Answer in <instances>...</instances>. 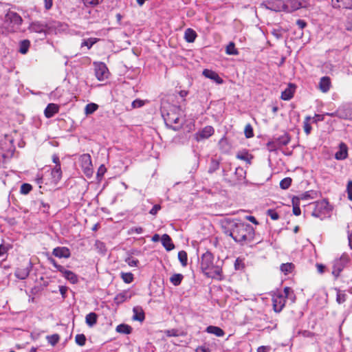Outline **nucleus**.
Masks as SVG:
<instances>
[{
  "label": "nucleus",
  "mask_w": 352,
  "mask_h": 352,
  "mask_svg": "<svg viewBox=\"0 0 352 352\" xmlns=\"http://www.w3.org/2000/svg\"><path fill=\"white\" fill-rule=\"evenodd\" d=\"M223 232L235 242L243 245L252 242L255 237L254 228L239 220L227 221L223 226Z\"/></svg>",
  "instance_id": "f257e3e1"
},
{
  "label": "nucleus",
  "mask_w": 352,
  "mask_h": 352,
  "mask_svg": "<svg viewBox=\"0 0 352 352\" xmlns=\"http://www.w3.org/2000/svg\"><path fill=\"white\" fill-rule=\"evenodd\" d=\"M214 261L213 254L206 251L201 256V270L207 277L221 280L223 279L222 267L217 263L214 264Z\"/></svg>",
  "instance_id": "f03ea898"
},
{
  "label": "nucleus",
  "mask_w": 352,
  "mask_h": 352,
  "mask_svg": "<svg viewBox=\"0 0 352 352\" xmlns=\"http://www.w3.org/2000/svg\"><path fill=\"white\" fill-rule=\"evenodd\" d=\"M22 21L23 19L19 14L14 12H8L5 16L3 25L8 31L16 32L19 29Z\"/></svg>",
  "instance_id": "7ed1b4c3"
},
{
  "label": "nucleus",
  "mask_w": 352,
  "mask_h": 352,
  "mask_svg": "<svg viewBox=\"0 0 352 352\" xmlns=\"http://www.w3.org/2000/svg\"><path fill=\"white\" fill-rule=\"evenodd\" d=\"M313 205L314 208L311 212V215L314 217L322 219L326 217L329 211V202L325 199L316 201Z\"/></svg>",
  "instance_id": "20e7f679"
},
{
  "label": "nucleus",
  "mask_w": 352,
  "mask_h": 352,
  "mask_svg": "<svg viewBox=\"0 0 352 352\" xmlns=\"http://www.w3.org/2000/svg\"><path fill=\"white\" fill-rule=\"evenodd\" d=\"M179 111H180L179 108L173 107L166 116L163 115L166 124L170 125L174 130L177 129V126H173V124H181V116Z\"/></svg>",
  "instance_id": "39448f33"
},
{
  "label": "nucleus",
  "mask_w": 352,
  "mask_h": 352,
  "mask_svg": "<svg viewBox=\"0 0 352 352\" xmlns=\"http://www.w3.org/2000/svg\"><path fill=\"white\" fill-rule=\"evenodd\" d=\"M349 261L350 256L346 253H343L339 258L336 259L333 263V275L338 277Z\"/></svg>",
  "instance_id": "423d86ee"
},
{
  "label": "nucleus",
  "mask_w": 352,
  "mask_h": 352,
  "mask_svg": "<svg viewBox=\"0 0 352 352\" xmlns=\"http://www.w3.org/2000/svg\"><path fill=\"white\" fill-rule=\"evenodd\" d=\"M80 166L83 173L87 177H91L93 175V165L91 157L89 154H83L80 157Z\"/></svg>",
  "instance_id": "0eeeda50"
},
{
  "label": "nucleus",
  "mask_w": 352,
  "mask_h": 352,
  "mask_svg": "<svg viewBox=\"0 0 352 352\" xmlns=\"http://www.w3.org/2000/svg\"><path fill=\"white\" fill-rule=\"evenodd\" d=\"M285 12H292L300 8L307 7V2L304 0H286L285 1Z\"/></svg>",
  "instance_id": "6e6552de"
},
{
  "label": "nucleus",
  "mask_w": 352,
  "mask_h": 352,
  "mask_svg": "<svg viewBox=\"0 0 352 352\" xmlns=\"http://www.w3.org/2000/svg\"><path fill=\"white\" fill-rule=\"evenodd\" d=\"M280 292L275 293L272 297L273 307L276 312H280L285 307L286 299Z\"/></svg>",
  "instance_id": "1a4fd4ad"
},
{
  "label": "nucleus",
  "mask_w": 352,
  "mask_h": 352,
  "mask_svg": "<svg viewBox=\"0 0 352 352\" xmlns=\"http://www.w3.org/2000/svg\"><path fill=\"white\" fill-rule=\"evenodd\" d=\"M267 9L275 12L285 11V5L283 0H270L263 3Z\"/></svg>",
  "instance_id": "9d476101"
},
{
  "label": "nucleus",
  "mask_w": 352,
  "mask_h": 352,
  "mask_svg": "<svg viewBox=\"0 0 352 352\" xmlns=\"http://www.w3.org/2000/svg\"><path fill=\"white\" fill-rule=\"evenodd\" d=\"M214 128L211 126H206L195 134V138L197 142L208 139L213 135Z\"/></svg>",
  "instance_id": "9b49d317"
},
{
  "label": "nucleus",
  "mask_w": 352,
  "mask_h": 352,
  "mask_svg": "<svg viewBox=\"0 0 352 352\" xmlns=\"http://www.w3.org/2000/svg\"><path fill=\"white\" fill-rule=\"evenodd\" d=\"M95 74L98 80H104L108 77V69L103 63L95 64Z\"/></svg>",
  "instance_id": "f8f14e48"
},
{
  "label": "nucleus",
  "mask_w": 352,
  "mask_h": 352,
  "mask_svg": "<svg viewBox=\"0 0 352 352\" xmlns=\"http://www.w3.org/2000/svg\"><path fill=\"white\" fill-rule=\"evenodd\" d=\"M339 118L352 120V104H344L338 107Z\"/></svg>",
  "instance_id": "ddd939ff"
},
{
  "label": "nucleus",
  "mask_w": 352,
  "mask_h": 352,
  "mask_svg": "<svg viewBox=\"0 0 352 352\" xmlns=\"http://www.w3.org/2000/svg\"><path fill=\"white\" fill-rule=\"evenodd\" d=\"M32 268V263L29 262L28 266L24 267H18L14 272V275L19 279L25 280L29 276Z\"/></svg>",
  "instance_id": "4468645a"
},
{
  "label": "nucleus",
  "mask_w": 352,
  "mask_h": 352,
  "mask_svg": "<svg viewBox=\"0 0 352 352\" xmlns=\"http://www.w3.org/2000/svg\"><path fill=\"white\" fill-rule=\"evenodd\" d=\"M52 254L59 258H68L71 256V252L67 247H56L53 250Z\"/></svg>",
  "instance_id": "2eb2a0df"
},
{
  "label": "nucleus",
  "mask_w": 352,
  "mask_h": 352,
  "mask_svg": "<svg viewBox=\"0 0 352 352\" xmlns=\"http://www.w3.org/2000/svg\"><path fill=\"white\" fill-rule=\"evenodd\" d=\"M132 295L133 294L130 290H124L115 296L113 301L118 305L130 299Z\"/></svg>",
  "instance_id": "dca6fc26"
},
{
  "label": "nucleus",
  "mask_w": 352,
  "mask_h": 352,
  "mask_svg": "<svg viewBox=\"0 0 352 352\" xmlns=\"http://www.w3.org/2000/svg\"><path fill=\"white\" fill-rule=\"evenodd\" d=\"M203 75L210 80H212L216 83L221 85L223 83V80L219 76V74L212 70L205 69L203 71Z\"/></svg>",
  "instance_id": "f3484780"
},
{
  "label": "nucleus",
  "mask_w": 352,
  "mask_h": 352,
  "mask_svg": "<svg viewBox=\"0 0 352 352\" xmlns=\"http://www.w3.org/2000/svg\"><path fill=\"white\" fill-rule=\"evenodd\" d=\"M46 25L39 21H34L30 24L28 30L36 33H43L46 30Z\"/></svg>",
  "instance_id": "a211bd4d"
},
{
  "label": "nucleus",
  "mask_w": 352,
  "mask_h": 352,
  "mask_svg": "<svg viewBox=\"0 0 352 352\" xmlns=\"http://www.w3.org/2000/svg\"><path fill=\"white\" fill-rule=\"evenodd\" d=\"M348 156V148L344 143H340L339 150L335 154V158L338 160H342Z\"/></svg>",
  "instance_id": "6ab92c4d"
},
{
  "label": "nucleus",
  "mask_w": 352,
  "mask_h": 352,
  "mask_svg": "<svg viewBox=\"0 0 352 352\" xmlns=\"http://www.w3.org/2000/svg\"><path fill=\"white\" fill-rule=\"evenodd\" d=\"M59 107L54 103L49 104L44 111V114L46 118H50L58 112Z\"/></svg>",
  "instance_id": "aec40b11"
},
{
  "label": "nucleus",
  "mask_w": 352,
  "mask_h": 352,
  "mask_svg": "<svg viewBox=\"0 0 352 352\" xmlns=\"http://www.w3.org/2000/svg\"><path fill=\"white\" fill-rule=\"evenodd\" d=\"M274 139L276 140L277 144L281 147L283 146H286L290 142V136L286 132H284L282 135L278 137H275Z\"/></svg>",
  "instance_id": "412c9836"
},
{
  "label": "nucleus",
  "mask_w": 352,
  "mask_h": 352,
  "mask_svg": "<svg viewBox=\"0 0 352 352\" xmlns=\"http://www.w3.org/2000/svg\"><path fill=\"white\" fill-rule=\"evenodd\" d=\"M162 245L167 251H170L175 248V245L172 241L171 238L169 235L164 234L162 236Z\"/></svg>",
  "instance_id": "4be33fe9"
},
{
  "label": "nucleus",
  "mask_w": 352,
  "mask_h": 352,
  "mask_svg": "<svg viewBox=\"0 0 352 352\" xmlns=\"http://www.w3.org/2000/svg\"><path fill=\"white\" fill-rule=\"evenodd\" d=\"M63 276L65 278H66L67 280H69L71 283L75 284L78 283V278L77 275L74 273L73 272L70 270H67L65 268L63 269V271L61 272Z\"/></svg>",
  "instance_id": "5701e85b"
},
{
  "label": "nucleus",
  "mask_w": 352,
  "mask_h": 352,
  "mask_svg": "<svg viewBox=\"0 0 352 352\" xmlns=\"http://www.w3.org/2000/svg\"><path fill=\"white\" fill-rule=\"evenodd\" d=\"M133 319L134 320L142 322L144 320V318H145L144 312L141 307H140V306L134 307L133 309Z\"/></svg>",
  "instance_id": "b1692460"
},
{
  "label": "nucleus",
  "mask_w": 352,
  "mask_h": 352,
  "mask_svg": "<svg viewBox=\"0 0 352 352\" xmlns=\"http://www.w3.org/2000/svg\"><path fill=\"white\" fill-rule=\"evenodd\" d=\"M331 87V80L329 77L324 76L321 78L320 82H319V88L320 89L324 92H327Z\"/></svg>",
  "instance_id": "393cba45"
},
{
  "label": "nucleus",
  "mask_w": 352,
  "mask_h": 352,
  "mask_svg": "<svg viewBox=\"0 0 352 352\" xmlns=\"http://www.w3.org/2000/svg\"><path fill=\"white\" fill-rule=\"evenodd\" d=\"M295 87L289 85V87L285 89L281 93V99L283 100H289L294 96Z\"/></svg>",
  "instance_id": "a878e982"
},
{
  "label": "nucleus",
  "mask_w": 352,
  "mask_h": 352,
  "mask_svg": "<svg viewBox=\"0 0 352 352\" xmlns=\"http://www.w3.org/2000/svg\"><path fill=\"white\" fill-rule=\"evenodd\" d=\"M206 331L208 333L214 334L217 337H223L225 334L222 329L219 327L212 325L208 326L206 328Z\"/></svg>",
  "instance_id": "bb28decb"
},
{
  "label": "nucleus",
  "mask_w": 352,
  "mask_h": 352,
  "mask_svg": "<svg viewBox=\"0 0 352 352\" xmlns=\"http://www.w3.org/2000/svg\"><path fill=\"white\" fill-rule=\"evenodd\" d=\"M197 34L196 32L191 29V28H187L185 30L184 32V39L188 43H193L197 38Z\"/></svg>",
  "instance_id": "cd10ccee"
},
{
  "label": "nucleus",
  "mask_w": 352,
  "mask_h": 352,
  "mask_svg": "<svg viewBox=\"0 0 352 352\" xmlns=\"http://www.w3.org/2000/svg\"><path fill=\"white\" fill-rule=\"evenodd\" d=\"M51 175L54 182H58L62 177L60 165L55 166L52 170Z\"/></svg>",
  "instance_id": "c85d7f7f"
},
{
  "label": "nucleus",
  "mask_w": 352,
  "mask_h": 352,
  "mask_svg": "<svg viewBox=\"0 0 352 352\" xmlns=\"http://www.w3.org/2000/svg\"><path fill=\"white\" fill-rule=\"evenodd\" d=\"M292 206H293V213L296 216H299L301 213L300 208V198L293 197L292 198Z\"/></svg>",
  "instance_id": "c756f323"
},
{
  "label": "nucleus",
  "mask_w": 352,
  "mask_h": 352,
  "mask_svg": "<svg viewBox=\"0 0 352 352\" xmlns=\"http://www.w3.org/2000/svg\"><path fill=\"white\" fill-rule=\"evenodd\" d=\"M116 331L122 334H129L132 331V328L128 324H121L117 326Z\"/></svg>",
  "instance_id": "7c9ffc66"
},
{
  "label": "nucleus",
  "mask_w": 352,
  "mask_h": 352,
  "mask_svg": "<svg viewBox=\"0 0 352 352\" xmlns=\"http://www.w3.org/2000/svg\"><path fill=\"white\" fill-rule=\"evenodd\" d=\"M85 321H86L87 324L89 327H92L93 325H94L97 322L96 314H95L94 312L88 314L86 316Z\"/></svg>",
  "instance_id": "2f4dec72"
},
{
  "label": "nucleus",
  "mask_w": 352,
  "mask_h": 352,
  "mask_svg": "<svg viewBox=\"0 0 352 352\" xmlns=\"http://www.w3.org/2000/svg\"><path fill=\"white\" fill-rule=\"evenodd\" d=\"M183 278H184V276L182 274H174L170 278V281L173 285L177 286L181 284Z\"/></svg>",
  "instance_id": "473e14b6"
},
{
  "label": "nucleus",
  "mask_w": 352,
  "mask_h": 352,
  "mask_svg": "<svg viewBox=\"0 0 352 352\" xmlns=\"http://www.w3.org/2000/svg\"><path fill=\"white\" fill-rule=\"evenodd\" d=\"M337 290V295H336V302L338 304H342L346 300L347 295L346 294L344 291H341L340 289Z\"/></svg>",
  "instance_id": "72a5a7b5"
},
{
  "label": "nucleus",
  "mask_w": 352,
  "mask_h": 352,
  "mask_svg": "<svg viewBox=\"0 0 352 352\" xmlns=\"http://www.w3.org/2000/svg\"><path fill=\"white\" fill-rule=\"evenodd\" d=\"M120 276L122 280L127 284L132 283L134 279L133 274L131 272H121Z\"/></svg>",
  "instance_id": "f704fd0d"
},
{
  "label": "nucleus",
  "mask_w": 352,
  "mask_h": 352,
  "mask_svg": "<svg viewBox=\"0 0 352 352\" xmlns=\"http://www.w3.org/2000/svg\"><path fill=\"white\" fill-rule=\"evenodd\" d=\"M178 259L183 267L187 265L188 256L185 251L182 250L178 252Z\"/></svg>",
  "instance_id": "c9c22d12"
},
{
  "label": "nucleus",
  "mask_w": 352,
  "mask_h": 352,
  "mask_svg": "<svg viewBox=\"0 0 352 352\" xmlns=\"http://www.w3.org/2000/svg\"><path fill=\"white\" fill-rule=\"evenodd\" d=\"M98 108V105L95 103H89L85 106V113L89 115L95 112Z\"/></svg>",
  "instance_id": "e433bc0d"
},
{
  "label": "nucleus",
  "mask_w": 352,
  "mask_h": 352,
  "mask_svg": "<svg viewBox=\"0 0 352 352\" xmlns=\"http://www.w3.org/2000/svg\"><path fill=\"white\" fill-rule=\"evenodd\" d=\"M236 157L241 160H243L247 162V164H251V160L252 159V156L250 155L247 152H243L241 153H238L236 155Z\"/></svg>",
  "instance_id": "4c0bfd02"
},
{
  "label": "nucleus",
  "mask_w": 352,
  "mask_h": 352,
  "mask_svg": "<svg viewBox=\"0 0 352 352\" xmlns=\"http://www.w3.org/2000/svg\"><path fill=\"white\" fill-rule=\"evenodd\" d=\"M30 43L28 40H23L20 43L19 52L25 54L30 47Z\"/></svg>",
  "instance_id": "58836bf2"
},
{
  "label": "nucleus",
  "mask_w": 352,
  "mask_h": 352,
  "mask_svg": "<svg viewBox=\"0 0 352 352\" xmlns=\"http://www.w3.org/2000/svg\"><path fill=\"white\" fill-rule=\"evenodd\" d=\"M226 52L229 55H237L239 54L238 50L235 48L234 43L232 42L227 45Z\"/></svg>",
  "instance_id": "ea45409f"
},
{
  "label": "nucleus",
  "mask_w": 352,
  "mask_h": 352,
  "mask_svg": "<svg viewBox=\"0 0 352 352\" xmlns=\"http://www.w3.org/2000/svg\"><path fill=\"white\" fill-rule=\"evenodd\" d=\"M47 342L52 345L55 346L60 340V336L58 334H53L50 336H47L46 337Z\"/></svg>",
  "instance_id": "a19ab883"
},
{
  "label": "nucleus",
  "mask_w": 352,
  "mask_h": 352,
  "mask_svg": "<svg viewBox=\"0 0 352 352\" xmlns=\"http://www.w3.org/2000/svg\"><path fill=\"white\" fill-rule=\"evenodd\" d=\"M97 41L98 39L96 38H89L82 42L81 47H82L86 46L88 49H90Z\"/></svg>",
  "instance_id": "79ce46f5"
},
{
  "label": "nucleus",
  "mask_w": 352,
  "mask_h": 352,
  "mask_svg": "<svg viewBox=\"0 0 352 352\" xmlns=\"http://www.w3.org/2000/svg\"><path fill=\"white\" fill-rule=\"evenodd\" d=\"M310 120H311V117L307 116L303 122L304 131L307 135H309L311 131V126L309 123Z\"/></svg>",
  "instance_id": "37998d69"
},
{
  "label": "nucleus",
  "mask_w": 352,
  "mask_h": 352,
  "mask_svg": "<svg viewBox=\"0 0 352 352\" xmlns=\"http://www.w3.org/2000/svg\"><path fill=\"white\" fill-rule=\"evenodd\" d=\"M292 179L290 177H285L280 182V187L282 189L286 190L289 188L292 184Z\"/></svg>",
  "instance_id": "c03bdc74"
},
{
  "label": "nucleus",
  "mask_w": 352,
  "mask_h": 352,
  "mask_svg": "<svg viewBox=\"0 0 352 352\" xmlns=\"http://www.w3.org/2000/svg\"><path fill=\"white\" fill-rule=\"evenodd\" d=\"M32 189V186L30 184H23L20 188V192L22 195H28Z\"/></svg>",
  "instance_id": "a18cd8bd"
},
{
  "label": "nucleus",
  "mask_w": 352,
  "mask_h": 352,
  "mask_svg": "<svg viewBox=\"0 0 352 352\" xmlns=\"http://www.w3.org/2000/svg\"><path fill=\"white\" fill-rule=\"evenodd\" d=\"M75 341L79 346H84L86 342V337L84 334H77L75 337Z\"/></svg>",
  "instance_id": "49530a36"
},
{
  "label": "nucleus",
  "mask_w": 352,
  "mask_h": 352,
  "mask_svg": "<svg viewBox=\"0 0 352 352\" xmlns=\"http://www.w3.org/2000/svg\"><path fill=\"white\" fill-rule=\"evenodd\" d=\"M294 267L293 264L292 263H283L280 266V270L284 272L285 274L289 273L292 272V269Z\"/></svg>",
  "instance_id": "de8ad7c7"
},
{
  "label": "nucleus",
  "mask_w": 352,
  "mask_h": 352,
  "mask_svg": "<svg viewBox=\"0 0 352 352\" xmlns=\"http://www.w3.org/2000/svg\"><path fill=\"white\" fill-rule=\"evenodd\" d=\"M267 147L270 152L275 151L277 148H280L274 138L272 141L267 142Z\"/></svg>",
  "instance_id": "09e8293b"
},
{
  "label": "nucleus",
  "mask_w": 352,
  "mask_h": 352,
  "mask_svg": "<svg viewBox=\"0 0 352 352\" xmlns=\"http://www.w3.org/2000/svg\"><path fill=\"white\" fill-rule=\"evenodd\" d=\"M244 268L243 260L241 258H237L234 262V269L236 270H241Z\"/></svg>",
  "instance_id": "8fccbe9b"
},
{
  "label": "nucleus",
  "mask_w": 352,
  "mask_h": 352,
  "mask_svg": "<svg viewBox=\"0 0 352 352\" xmlns=\"http://www.w3.org/2000/svg\"><path fill=\"white\" fill-rule=\"evenodd\" d=\"M125 262L130 266V267H136L138 265V263H139L138 260L131 256L128 257L125 259Z\"/></svg>",
  "instance_id": "3c124183"
},
{
  "label": "nucleus",
  "mask_w": 352,
  "mask_h": 352,
  "mask_svg": "<svg viewBox=\"0 0 352 352\" xmlns=\"http://www.w3.org/2000/svg\"><path fill=\"white\" fill-rule=\"evenodd\" d=\"M245 135L248 138L254 136L253 129L250 124H247L245 128Z\"/></svg>",
  "instance_id": "603ef678"
},
{
  "label": "nucleus",
  "mask_w": 352,
  "mask_h": 352,
  "mask_svg": "<svg viewBox=\"0 0 352 352\" xmlns=\"http://www.w3.org/2000/svg\"><path fill=\"white\" fill-rule=\"evenodd\" d=\"M352 10V0H343L342 3L340 4V8Z\"/></svg>",
  "instance_id": "864d4df0"
},
{
  "label": "nucleus",
  "mask_w": 352,
  "mask_h": 352,
  "mask_svg": "<svg viewBox=\"0 0 352 352\" xmlns=\"http://www.w3.org/2000/svg\"><path fill=\"white\" fill-rule=\"evenodd\" d=\"M144 232V229L142 227H132L128 230L129 234L133 233L142 234Z\"/></svg>",
  "instance_id": "5fc2aeb1"
},
{
  "label": "nucleus",
  "mask_w": 352,
  "mask_h": 352,
  "mask_svg": "<svg viewBox=\"0 0 352 352\" xmlns=\"http://www.w3.org/2000/svg\"><path fill=\"white\" fill-rule=\"evenodd\" d=\"M267 214L272 219L277 220L279 219V214L274 210L270 209L267 211Z\"/></svg>",
  "instance_id": "6e6d98bb"
},
{
  "label": "nucleus",
  "mask_w": 352,
  "mask_h": 352,
  "mask_svg": "<svg viewBox=\"0 0 352 352\" xmlns=\"http://www.w3.org/2000/svg\"><path fill=\"white\" fill-rule=\"evenodd\" d=\"M49 261L50 262V263H52L53 265V266L60 272H61L62 271H63V269H64V267L60 265H58L56 261L52 258H49Z\"/></svg>",
  "instance_id": "4d7b16f0"
},
{
  "label": "nucleus",
  "mask_w": 352,
  "mask_h": 352,
  "mask_svg": "<svg viewBox=\"0 0 352 352\" xmlns=\"http://www.w3.org/2000/svg\"><path fill=\"white\" fill-rule=\"evenodd\" d=\"M272 34L276 38L280 39L283 37L282 31L279 29H274L272 31Z\"/></svg>",
  "instance_id": "13d9d810"
},
{
  "label": "nucleus",
  "mask_w": 352,
  "mask_h": 352,
  "mask_svg": "<svg viewBox=\"0 0 352 352\" xmlns=\"http://www.w3.org/2000/svg\"><path fill=\"white\" fill-rule=\"evenodd\" d=\"M106 168L104 165L100 166L97 171L98 178L102 177L106 172Z\"/></svg>",
  "instance_id": "bf43d9fd"
},
{
  "label": "nucleus",
  "mask_w": 352,
  "mask_h": 352,
  "mask_svg": "<svg viewBox=\"0 0 352 352\" xmlns=\"http://www.w3.org/2000/svg\"><path fill=\"white\" fill-rule=\"evenodd\" d=\"M85 5L96 6L103 0H82Z\"/></svg>",
  "instance_id": "052dcab7"
},
{
  "label": "nucleus",
  "mask_w": 352,
  "mask_h": 352,
  "mask_svg": "<svg viewBox=\"0 0 352 352\" xmlns=\"http://www.w3.org/2000/svg\"><path fill=\"white\" fill-rule=\"evenodd\" d=\"M144 101L141 100L136 99L132 102V107L133 108H138L141 107L144 105Z\"/></svg>",
  "instance_id": "680f3d73"
},
{
  "label": "nucleus",
  "mask_w": 352,
  "mask_h": 352,
  "mask_svg": "<svg viewBox=\"0 0 352 352\" xmlns=\"http://www.w3.org/2000/svg\"><path fill=\"white\" fill-rule=\"evenodd\" d=\"M161 209V206L159 204H155L149 211V213L152 215H155L157 212Z\"/></svg>",
  "instance_id": "e2e57ef3"
},
{
  "label": "nucleus",
  "mask_w": 352,
  "mask_h": 352,
  "mask_svg": "<svg viewBox=\"0 0 352 352\" xmlns=\"http://www.w3.org/2000/svg\"><path fill=\"white\" fill-rule=\"evenodd\" d=\"M9 250V248L3 244L0 245V256H4L8 250Z\"/></svg>",
  "instance_id": "0e129e2a"
},
{
  "label": "nucleus",
  "mask_w": 352,
  "mask_h": 352,
  "mask_svg": "<svg viewBox=\"0 0 352 352\" xmlns=\"http://www.w3.org/2000/svg\"><path fill=\"white\" fill-rule=\"evenodd\" d=\"M96 245L101 252L104 253L106 252L104 244L102 242L97 241Z\"/></svg>",
  "instance_id": "69168bd1"
},
{
  "label": "nucleus",
  "mask_w": 352,
  "mask_h": 352,
  "mask_svg": "<svg viewBox=\"0 0 352 352\" xmlns=\"http://www.w3.org/2000/svg\"><path fill=\"white\" fill-rule=\"evenodd\" d=\"M283 294V296H285L284 298L286 299L289 297L290 293L292 292L291 288L286 287H285L284 290L283 292H280Z\"/></svg>",
  "instance_id": "338daca9"
},
{
  "label": "nucleus",
  "mask_w": 352,
  "mask_h": 352,
  "mask_svg": "<svg viewBox=\"0 0 352 352\" xmlns=\"http://www.w3.org/2000/svg\"><path fill=\"white\" fill-rule=\"evenodd\" d=\"M296 25L302 30L307 26V23L304 20L298 19L296 21Z\"/></svg>",
  "instance_id": "774afa93"
}]
</instances>
